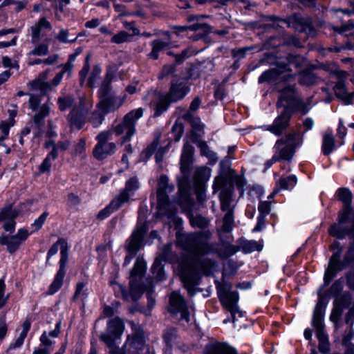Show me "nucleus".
<instances>
[{
  "label": "nucleus",
  "mask_w": 354,
  "mask_h": 354,
  "mask_svg": "<svg viewBox=\"0 0 354 354\" xmlns=\"http://www.w3.org/2000/svg\"><path fill=\"white\" fill-rule=\"evenodd\" d=\"M184 250L193 256L184 259L180 264V279L189 296L195 294L194 286L199 284L201 273L209 275L216 263L207 258L198 257L208 251V245L202 239L194 234H188L178 241Z\"/></svg>",
  "instance_id": "nucleus-1"
},
{
  "label": "nucleus",
  "mask_w": 354,
  "mask_h": 354,
  "mask_svg": "<svg viewBox=\"0 0 354 354\" xmlns=\"http://www.w3.org/2000/svg\"><path fill=\"white\" fill-rule=\"evenodd\" d=\"M223 168V233L230 232L235 226L234 211L236 205L235 188L240 196L243 194L244 178L228 167Z\"/></svg>",
  "instance_id": "nucleus-2"
},
{
  "label": "nucleus",
  "mask_w": 354,
  "mask_h": 354,
  "mask_svg": "<svg viewBox=\"0 0 354 354\" xmlns=\"http://www.w3.org/2000/svg\"><path fill=\"white\" fill-rule=\"evenodd\" d=\"M278 106H283V111L274 119L273 123L266 127V130L279 136L289 126L291 118V109L297 106L303 114H305L308 107L303 108V103L296 97V93L292 87L286 88L281 93L278 102Z\"/></svg>",
  "instance_id": "nucleus-3"
},
{
  "label": "nucleus",
  "mask_w": 354,
  "mask_h": 354,
  "mask_svg": "<svg viewBox=\"0 0 354 354\" xmlns=\"http://www.w3.org/2000/svg\"><path fill=\"white\" fill-rule=\"evenodd\" d=\"M302 143V135L299 130L291 129L284 137L277 140L274 146V159L290 160L295 149Z\"/></svg>",
  "instance_id": "nucleus-4"
},
{
  "label": "nucleus",
  "mask_w": 354,
  "mask_h": 354,
  "mask_svg": "<svg viewBox=\"0 0 354 354\" xmlns=\"http://www.w3.org/2000/svg\"><path fill=\"white\" fill-rule=\"evenodd\" d=\"M178 187L179 194L178 203L187 212L191 225L201 229L206 227L208 225V221L201 215L194 216L192 212V208L194 205V201L190 196L189 185L187 180H183L179 181Z\"/></svg>",
  "instance_id": "nucleus-5"
},
{
  "label": "nucleus",
  "mask_w": 354,
  "mask_h": 354,
  "mask_svg": "<svg viewBox=\"0 0 354 354\" xmlns=\"http://www.w3.org/2000/svg\"><path fill=\"white\" fill-rule=\"evenodd\" d=\"M113 78V74L107 72L98 93L100 100L97 107L104 113L118 109L122 106L125 98V96L122 98L118 97L111 93V83Z\"/></svg>",
  "instance_id": "nucleus-6"
},
{
  "label": "nucleus",
  "mask_w": 354,
  "mask_h": 354,
  "mask_svg": "<svg viewBox=\"0 0 354 354\" xmlns=\"http://www.w3.org/2000/svg\"><path fill=\"white\" fill-rule=\"evenodd\" d=\"M146 272V263L144 260L137 259L134 267L130 272L129 295L133 301L138 300L144 292L147 290V286L141 280Z\"/></svg>",
  "instance_id": "nucleus-7"
},
{
  "label": "nucleus",
  "mask_w": 354,
  "mask_h": 354,
  "mask_svg": "<svg viewBox=\"0 0 354 354\" xmlns=\"http://www.w3.org/2000/svg\"><path fill=\"white\" fill-rule=\"evenodd\" d=\"M174 189L173 185L169 186L168 178L166 175H161L158 181L157 190V201L159 214L166 216L168 218L173 217L176 209L171 206L167 192H172Z\"/></svg>",
  "instance_id": "nucleus-8"
},
{
  "label": "nucleus",
  "mask_w": 354,
  "mask_h": 354,
  "mask_svg": "<svg viewBox=\"0 0 354 354\" xmlns=\"http://www.w3.org/2000/svg\"><path fill=\"white\" fill-rule=\"evenodd\" d=\"M231 283L223 280V307L225 308L227 313L230 315L223 320V322H234L236 314H240L239 311L237 302L239 295L236 291H232Z\"/></svg>",
  "instance_id": "nucleus-9"
},
{
  "label": "nucleus",
  "mask_w": 354,
  "mask_h": 354,
  "mask_svg": "<svg viewBox=\"0 0 354 354\" xmlns=\"http://www.w3.org/2000/svg\"><path fill=\"white\" fill-rule=\"evenodd\" d=\"M148 230V226L146 223L138 224L136 229L133 231L130 238L127 240V243L125 246L127 251L129 253L125 257V263H127L133 258L137 252L143 246V241L145 236Z\"/></svg>",
  "instance_id": "nucleus-10"
},
{
  "label": "nucleus",
  "mask_w": 354,
  "mask_h": 354,
  "mask_svg": "<svg viewBox=\"0 0 354 354\" xmlns=\"http://www.w3.org/2000/svg\"><path fill=\"white\" fill-rule=\"evenodd\" d=\"M142 112L143 111L142 108L131 111L124 117L123 122L122 123L119 124L110 131H112V133H115L117 136L121 135L124 131H126V135L123 138V142L129 141L135 133L136 122L141 118Z\"/></svg>",
  "instance_id": "nucleus-11"
},
{
  "label": "nucleus",
  "mask_w": 354,
  "mask_h": 354,
  "mask_svg": "<svg viewBox=\"0 0 354 354\" xmlns=\"http://www.w3.org/2000/svg\"><path fill=\"white\" fill-rule=\"evenodd\" d=\"M176 259V255L171 251V245L167 244L163 246L161 253L156 258L151 271L157 281H161L165 279L164 265L162 261H173Z\"/></svg>",
  "instance_id": "nucleus-12"
},
{
  "label": "nucleus",
  "mask_w": 354,
  "mask_h": 354,
  "mask_svg": "<svg viewBox=\"0 0 354 354\" xmlns=\"http://www.w3.org/2000/svg\"><path fill=\"white\" fill-rule=\"evenodd\" d=\"M111 135L112 131H106L101 132L97 136L98 142L93 151V156L97 160H102L113 153L115 148V143L108 142Z\"/></svg>",
  "instance_id": "nucleus-13"
},
{
  "label": "nucleus",
  "mask_w": 354,
  "mask_h": 354,
  "mask_svg": "<svg viewBox=\"0 0 354 354\" xmlns=\"http://www.w3.org/2000/svg\"><path fill=\"white\" fill-rule=\"evenodd\" d=\"M89 108L86 106V102L80 100L78 104H75L68 115V121L71 127L80 129L86 122Z\"/></svg>",
  "instance_id": "nucleus-14"
},
{
  "label": "nucleus",
  "mask_w": 354,
  "mask_h": 354,
  "mask_svg": "<svg viewBox=\"0 0 354 354\" xmlns=\"http://www.w3.org/2000/svg\"><path fill=\"white\" fill-rule=\"evenodd\" d=\"M170 84L169 91L166 94L170 102H176L182 100L189 91L187 83L180 78L174 77Z\"/></svg>",
  "instance_id": "nucleus-15"
},
{
  "label": "nucleus",
  "mask_w": 354,
  "mask_h": 354,
  "mask_svg": "<svg viewBox=\"0 0 354 354\" xmlns=\"http://www.w3.org/2000/svg\"><path fill=\"white\" fill-rule=\"evenodd\" d=\"M330 249L333 250V254L330 258L328 268L326 271L324 276V279L327 283L333 278L337 270L342 269L339 259L340 257L342 248L340 247L338 242H334L331 245Z\"/></svg>",
  "instance_id": "nucleus-16"
},
{
  "label": "nucleus",
  "mask_w": 354,
  "mask_h": 354,
  "mask_svg": "<svg viewBox=\"0 0 354 354\" xmlns=\"http://www.w3.org/2000/svg\"><path fill=\"white\" fill-rule=\"evenodd\" d=\"M169 303L171 308L169 310L171 313L176 314L179 312L181 314L180 319L189 322V314L184 297L176 292H173L169 297Z\"/></svg>",
  "instance_id": "nucleus-17"
},
{
  "label": "nucleus",
  "mask_w": 354,
  "mask_h": 354,
  "mask_svg": "<svg viewBox=\"0 0 354 354\" xmlns=\"http://www.w3.org/2000/svg\"><path fill=\"white\" fill-rule=\"evenodd\" d=\"M139 183L137 178H131L127 183L125 188L121 193L115 198L113 205L117 207H120L124 203L128 202L130 198V192H133L138 189Z\"/></svg>",
  "instance_id": "nucleus-18"
},
{
  "label": "nucleus",
  "mask_w": 354,
  "mask_h": 354,
  "mask_svg": "<svg viewBox=\"0 0 354 354\" xmlns=\"http://www.w3.org/2000/svg\"><path fill=\"white\" fill-rule=\"evenodd\" d=\"M100 338L110 349L111 354H137L136 349L131 350V348H129V344L127 343L122 348H120L116 346L114 339L106 333H102Z\"/></svg>",
  "instance_id": "nucleus-19"
},
{
  "label": "nucleus",
  "mask_w": 354,
  "mask_h": 354,
  "mask_svg": "<svg viewBox=\"0 0 354 354\" xmlns=\"http://www.w3.org/2000/svg\"><path fill=\"white\" fill-rule=\"evenodd\" d=\"M62 250V258L60 259L59 261L60 268L55 277L53 282L49 288L48 292L49 295L55 293L61 288L63 283V279L65 275L64 268L66 264V249Z\"/></svg>",
  "instance_id": "nucleus-20"
},
{
  "label": "nucleus",
  "mask_w": 354,
  "mask_h": 354,
  "mask_svg": "<svg viewBox=\"0 0 354 354\" xmlns=\"http://www.w3.org/2000/svg\"><path fill=\"white\" fill-rule=\"evenodd\" d=\"M124 326L122 320L116 317L111 319L107 325V332L106 335L112 337L114 340L119 339L123 333Z\"/></svg>",
  "instance_id": "nucleus-21"
},
{
  "label": "nucleus",
  "mask_w": 354,
  "mask_h": 354,
  "mask_svg": "<svg viewBox=\"0 0 354 354\" xmlns=\"http://www.w3.org/2000/svg\"><path fill=\"white\" fill-rule=\"evenodd\" d=\"M127 344H129V348H131V350L136 349L137 354H138V351L145 344L143 330L140 327H135L132 338L130 339L129 336Z\"/></svg>",
  "instance_id": "nucleus-22"
},
{
  "label": "nucleus",
  "mask_w": 354,
  "mask_h": 354,
  "mask_svg": "<svg viewBox=\"0 0 354 354\" xmlns=\"http://www.w3.org/2000/svg\"><path fill=\"white\" fill-rule=\"evenodd\" d=\"M323 316L324 310L321 305V303L319 302L315 307L313 319V325L316 329L317 336L318 339H322V335L324 334L323 332Z\"/></svg>",
  "instance_id": "nucleus-23"
},
{
  "label": "nucleus",
  "mask_w": 354,
  "mask_h": 354,
  "mask_svg": "<svg viewBox=\"0 0 354 354\" xmlns=\"http://www.w3.org/2000/svg\"><path fill=\"white\" fill-rule=\"evenodd\" d=\"M194 147L188 142H186L183 147V153L180 159L181 171L185 174L189 170V164L194 153Z\"/></svg>",
  "instance_id": "nucleus-24"
},
{
  "label": "nucleus",
  "mask_w": 354,
  "mask_h": 354,
  "mask_svg": "<svg viewBox=\"0 0 354 354\" xmlns=\"http://www.w3.org/2000/svg\"><path fill=\"white\" fill-rule=\"evenodd\" d=\"M0 244L6 245L8 252L12 254L19 248L21 245V241H19L17 236H9L2 234L0 236Z\"/></svg>",
  "instance_id": "nucleus-25"
},
{
  "label": "nucleus",
  "mask_w": 354,
  "mask_h": 354,
  "mask_svg": "<svg viewBox=\"0 0 354 354\" xmlns=\"http://www.w3.org/2000/svg\"><path fill=\"white\" fill-rule=\"evenodd\" d=\"M192 126V134H191V140L192 142L196 143L198 141V139H201L203 136V124L201 123L199 118H195L192 119L190 122Z\"/></svg>",
  "instance_id": "nucleus-26"
},
{
  "label": "nucleus",
  "mask_w": 354,
  "mask_h": 354,
  "mask_svg": "<svg viewBox=\"0 0 354 354\" xmlns=\"http://www.w3.org/2000/svg\"><path fill=\"white\" fill-rule=\"evenodd\" d=\"M263 248L262 241H248L245 240L241 242L239 245V250H241L245 253H250L254 251H261Z\"/></svg>",
  "instance_id": "nucleus-27"
},
{
  "label": "nucleus",
  "mask_w": 354,
  "mask_h": 354,
  "mask_svg": "<svg viewBox=\"0 0 354 354\" xmlns=\"http://www.w3.org/2000/svg\"><path fill=\"white\" fill-rule=\"evenodd\" d=\"M335 138L330 131H326L323 136L322 151L324 155H328L335 149Z\"/></svg>",
  "instance_id": "nucleus-28"
},
{
  "label": "nucleus",
  "mask_w": 354,
  "mask_h": 354,
  "mask_svg": "<svg viewBox=\"0 0 354 354\" xmlns=\"http://www.w3.org/2000/svg\"><path fill=\"white\" fill-rule=\"evenodd\" d=\"M283 71H281L276 68H272L264 72L259 78V82L263 83L265 82H270L274 80H278L283 78L284 76L281 77Z\"/></svg>",
  "instance_id": "nucleus-29"
},
{
  "label": "nucleus",
  "mask_w": 354,
  "mask_h": 354,
  "mask_svg": "<svg viewBox=\"0 0 354 354\" xmlns=\"http://www.w3.org/2000/svg\"><path fill=\"white\" fill-rule=\"evenodd\" d=\"M19 214V212L17 209H13L11 204L6 205L0 212V222L6 219L15 221V218H16Z\"/></svg>",
  "instance_id": "nucleus-30"
},
{
  "label": "nucleus",
  "mask_w": 354,
  "mask_h": 354,
  "mask_svg": "<svg viewBox=\"0 0 354 354\" xmlns=\"http://www.w3.org/2000/svg\"><path fill=\"white\" fill-rule=\"evenodd\" d=\"M59 245H61V259L62 258V250L66 249V261H68V245L67 243L63 239H59V240L55 243L48 252L46 262L48 263L50 257L54 254H55L58 252Z\"/></svg>",
  "instance_id": "nucleus-31"
},
{
  "label": "nucleus",
  "mask_w": 354,
  "mask_h": 354,
  "mask_svg": "<svg viewBox=\"0 0 354 354\" xmlns=\"http://www.w3.org/2000/svg\"><path fill=\"white\" fill-rule=\"evenodd\" d=\"M75 99L69 95L60 96L57 99V104L60 111H65L67 109L73 107L75 105Z\"/></svg>",
  "instance_id": "nucleus-32"
},
{
  "label": "nucleus",
  "mask_w": 354,
  "mask_h": 354,
  "mask_svg": "<svg viewBox=\"0 0 354 354\" xmlns=\"http://www.w3.org/2000/svg\"><path fill=\"white\" fill-rule=\"evenodd\" d=\"M209 169L201 167L196 170L194 175V184L205 185L209 177Z\"/></svg>",
  "instance_id": "nucleus-33"
},
{
  "label": "nucleus",
  "mask_w": 354,
  "mask_h": 354,
  "mask_svg": "<svg viewBox=\"0 0 354 354\" xmlns=\"http://www.w3.org/2000/svg\"><path fill=\"white\" fill-rule=\"evenodd\" d=\"M195 144H197V146L200 148L201 155L207 156L209 161L213 163L216 161L217 157L216 153L209 149L205 142L198 139V141Z\"/></svg>",
  "instance_id": "nucleus-34"
},
{
  "label": "nucleus",
  "mask_w": 354,
  "mask_h": 354,
  "mask_svg": "<svg viewBox=\"0 0 354 354\" xmlns=\"http://www.w3.org/2000/svg\"><path fill=\"white\" fill-rule=\"evenodd\" d=\"M238 267L239 265L230 259L223 260V277L233 275L236 272Z\"/></svg>",
  "instance_id": "nucleus-35"
},
{
  "label": "nucleus",
  "mask_w": 354,
  "mask_h": 354,
  "mask_svg": "<svg viewBox=\"0 0 354 354\" xmlns=\"http://www.w3.org/2000/svg\"><path fill=\"white\" fill-rule=\"evenodd\" d=\"M297 183V178L295 176H290L287 178H281L277 186L279 189H289L295 187Z\"/></svg>",
  "instance_id": "nucleus-36"
},
{
  "label": "nucleus",
  "mask_w": 354,
  "mask_h": 354,
  "mask_svg": "<svg viewBox=\"0 0 354 354\" xmlns=\"http://www.w3.org/2000/svg\"><path fill=\"white\" fill-rule=\"evenodd\" d=\"M169 46V43L161 40H154L152 42V50L149 54V57L153 59L158 58V53L163 50Z\"/></svg>",
  "instance_id": "nucleus-37"
},
{
  "label": "nucleus",
  "mask_w": 354,
  "mask_h": 354,
  "mask_svg": "<svg viewBox=\"0 0 354 354\" xmlns=\"http://www.w3.org/2000/svg\"><path fill=\"white\" fill-rule=\"evenodd\" d=\"M50 113V107L47 104H43L39 109L38 113L35 114L33 120L39 127L44 124V118L48 115Z\"/></svg>",
  "instance_id": "nucleus-38"
},
{
  "label": "nucleus",
  "mask_w": 354,
  "mask_h": 354,
  "mask_svg": "<svg viewBox=\"0 0 354 354\" xmlns=\"http://www.w3.org/2000/svg\"><path fill=\"white\" fill-rule=\"evenodd\" d=\"M58 153H56L55 151H50L39 166V169L40 172H49L51 167V160L56 159Z\"/></svg>",
  "instance_id": "nucleus-39"
},
{
  "label": "nucleus",
  "mask_w": 354,
  "mask_h": 354,
  "mask_svg": "<svg viewBox=\"0 0 354 354\" xmlns=\"http://www.w3.org/2000/svg\"><path fill=\"white\" fill-rule=\"evenodd\" d=\"M337 196L339 201H341L345 207H350L352 194L351 192L345 188L339 189L337 192Z\"/></svg>",
  "instance_id": "nucleus-40"
},
{
  "label": "nucleus",
  "mask_w": 354,
  "mask_h": 354,
  "mask_svg": "<svg viewBox=\"0 0 354 354\" xmlns=\"http://www.w3.org/2000/svg\"><path fill=\"white\" fill-rule=\"evenodd\" d=\"M73 68V64L70 62H67L63 67L62 70L58 73L56 76L51 81V84L53 86H57L62 78L63 77V75L65 73H68V76L69 77L71 75V73Z\"/></svg>",
  "instance_id": "nucleus-41"
},
{
  "label": "nucleus",
  "mask_w": 354,
  "mask_h": 354,
  "mask_svg": "<svg viewBox=\"0 0 354 354\" xmlns=\"http://www.w3.org/2000/svg\"><path fill=\"white\" fill-rule=\"evenodd\" d=\"M172 102H170V100L168 99L167 96L165 95V97L156 104L154 115L156 117L160 115L168 109L170 104Z\"/></svg>",
  "instance_id": "nucleus-42"
},
{
  "label": "nucleus",
  "mask_w": 354,
  "mask_h": 354,
  "mask_svg": "<svg viewBox=\"0 0 354 354\" xmlns=\"http://www.w3.org/2000/svg\"><path fill=\"white\" fill-rule=\"evenodd\" d=\"M239 250V246L232 244L230 241L223 239V257H230Z\"/></svg>",
  "instance_id": "nucleus-43"
},
{
  "label": "nucleus",
  "mask_w": 354,
  "mask_h": 354,
  "mask_svg": "<svg viewBox=\"0 0 354 354\" xmlns=\"http://www.w3.org/2000/svg\"><path fill=\"white\" fill-rule=\"evenodd\" d=\"M235 149H236V146L235 145H233V146H231V147H229L228 148V151H227V156H226L223 160V168H224V170L225 171L227 170V167H228L230 169L232 170L233 172L236 174V175H239L234 169H232L231 168V160L234 158V156H233V154L235 151Z\"/></svg>",
  "instance_id": "nucleus-44"
},
{
  "label": "nucleus",
  "mask_w": 354,
  "mask_h": 354,
  "mask_svg": "<svg viewBox=\"0 0 354 354\" xmlns=\"http://www.w3.org/2000/svg\"><path fill=\"white\" fill-rule=\"evenodd\" d=\"M204 354H221V343L211 342L205 346Z\"/></svg>",
  "instance_id": "nucleus-45"
},
{
  "label": "nucleus",
  "mask_w": 354,
  "mask_h": 354,
  "mask_svg": "<svg viewBox=\"0 0 354 354\" xmlns=\"http://www.w3.org/2000/svg\"><path fill=\"white\" fill-rule=\"evenodd\" d=\"M184 132V125L182 123L176 122L171 128V133L176 142L180 140Z\"/></svg>",
  "instance_id": "nucleus-46"
},
{
  "label": "nucleus",
  "mask_w": 354,
  "mask_h": 354,
  "mask_svg": "<svg viewBox=\"0 0 354 354\" xmlns=\"http://www.w3.org/2000/svg\"><path fill=\"white\" fill-rule=\"evenodd\" d=\"M115 202V198L111 201V203L108 205L106 207L101 210L97 217L99 219H104V218L107 217L113 210L118 209L120 207H117L113 205V203Z\"/></svg>",
  "instance_id": "nucleus-47"
},
{
  "label": "nucleus",
  "mask_w": 354,
  "mask_h": 354,
  "mask_svg": "<svg viewBox=\"0 0 354 354\" xmlns=\"http://www.w3.org/2000/svg\"><path fill=\"white\" fill-rule=\"evenodd\" d=\"M106 113L100 111H95L93 112L90 122L93 124L95 127L101 124L104 120V115Z\"/></svg>",
  "instance_id": "nucleus-48"
},
{
  "label": "nucleus",
  "mask_w": 354,
  "mask_h": 354,
  "mask_svg": "<svg viewBox=\"0 0 354 354\" xmlns=\"http://www.w3.org/2000/svg\"><path fill=\"white\" fill-rule=\"evenodd\" d=\"M68 35L69 32L68 30L62 29L55 38L62 43H74L77 40V37H75L73 39H68Z\"/></svg>",
  "instance_id": "nucleus-49"
},
{
  "label": "nucleus",
  "mask_w": 354,
  "mask_h": 354,
  "mask_svg": "<svg viewBox=\"0 0 354 354\" xmlns=\"http://www.w3.org/2000/svg\"><path fill=\"white\" fill-rule=\"evenodd\" d=\"M200 77V72L197 66L191 65L188 68L187 75L182 79L185 82L192 79H197Z\"/></svg>",
  "instance_id": "nucleus-50"
},
{
  "label": "nucleus",
  "mask_w": 354,
  "mask_h": 354,
  "mask_svg": "<svg viewBox=\"0 0 354 354\" xmlns=\"http://www.w3.org/2000/svg\"><path fill=\"white\" fill-rule=\"evenodd\" d=\"M192 53L189 48H186L183 50L180 53L175 55V61L173 63L174 66L180 65L183 63V62L187 59Z\"/></svg>",
  "instance_id": "nucleus-51"
},
{
  "label": "nucleus",
  "mask_w": 354,
  "mask_h": 354,
  "mask_svg": "<svg viewBox=\"0 0 354 354\" xmlns=\"http://www.w3.org/2000/svg\"><path fill=\"white\" fill-rule=\"evenodd\" d=\"M101 73V68L98 65H95L93 66L92 73L91 74L90 77L88 80V86L91 88H93L95 84V82L98 79L100 74Z\"/></svg>",
  "instance_id": "nucleus-52"
},
{
  "label": "nucleus",
  "mask_w": 354,
  "mask_h": 354,
  "mask_svg": "<svg viewBox=\"0 0 354 354\" xmlns=\"http://www.w3.org/2000/svg\"><path fill=\"white\" fill-rule=\"evenodd\" d=\"M6 284L3 279H0V307L6 306L10 294L5 295Z\"/></svg>",
  "instance_id": "nucleus-53"
},
{
  "label": "nucleus",
  "mask_w": 354,
  "mask_h": 354,
  "mask_svg": "<svg viewBox=\"0 0 354 354\" xmlns=\"http://www.w3.org/2000/svg\"><path fill=\"white\" fill-rule=\"evenodd\" d=\"M176 337V330L173 328L166 330L163 335L164 341L169 348L171 347V342Z\"/></svg>",
  "instance_id": "nucleus-54"
},
{
  "label": "nucleus",
  "mask_w": 354,
  "mask_h": 354,
  "mask_svg": "<svg viewBox=\"0 0 354 354\" xmlns=\"http://www.w3.org/2000/svg\"><path fill=\"white\" fill-rule=\"evenodd\" d=\"M333 30L339 33H346L354 29V22L352 20L348 21L346 24L342 25L340 28L333 27Z\"/></svg>",
  "instance_id": "nucleus-55"
},
{
  "label": "nucleus",
  "mask_w": 354,
  "mask_h": 354,
  "mask_svg": "<svg viewBox=\"0 0 354 354\" xmlns=\"http://www.w3.org/2000/svg\"><path fill=\"white\" fill-rule=\"evenodd\" d=\"M194 25H196L198 27L196 30H192V31L198 32V35L201 37L205 36L206 34L210 32L211 27L207 24H201V23H196Z\"/></svg>",
  "instance_id": "nucleus-56"
},
{
  "label": "nucleus",
  "mask_w": 354,
  "mask_h": 354,
  "mask_svg": "<svg viewBox=\"0 0 354 354\" xmlns=\"http://www.w3.org/2000/svg\"><path fill=\"white\" fill-rule=\"evenodd\" d=\"M48 53V46L46 44H41L34 50H32L30 54L33 55H46Z\"/></svg>",
  "instance_id": "nucleus-57"
},
{
  "label": "nucleus",
  "mask_w": 354,
  "mask_h": 354,
  "mask_svg": "<svg viewBox=\"0 0 354 354\" xmlns=\"http://www.w3.org/2000/svg\"><path fill=\"white\" fill-rule=\"evenodd\" d=\"M129 36V35L127 32L120 31L112 37L111 41L116 44H121L126 41Z\"/></svg>",
  "instance_id": "nucleus-58"
},
{
  "label": "nucleus",
  "mask_w": 354,
  "mask_h": 354,
  "mask_svg": "<svg viewBox=\"0 0 354 354\" xmlns=\"http://www.w3.org/2000/svg\"><path fill=\"white\" fill-rule=\"evenodd\" d=\"M195 193L198 201L202 202L205 200V185L195 184Z\"/></svg>",
  "instance_id": "nucleus-59"
},
{
  "label": "nucleus",
  "mask_w": 354,
  "mask_h": 354,
  "mask_svg": "<svg viewBox=\"0 0 354 354\" xmlns=\"http://www.w3.org/2000/svg\"><path fill=\"white\" fill-rule=\"evenodd\" d=\"M259 211L260 212L259 215L266 216L269 214L270 211V203L268 201L261 202L259 205Z\"/></svg>",
  "instance_id": "nucleus-60"
},
{
  "label": "nucleus",
  "mask_w": 354,
  "mask_h": 354,
  "mask_svg": "<svg viewBox=\"0 0 354 354\" xmlns=\"http://www.w3.org/2000/svg\"><path fill=\"white\" fill-rule=\"evenodd\" d=\"M329 233L333 236H335L339 239H342L344 237V232L339 230V227L337 225H333L329 229Z\"/></svg>",
  "instance_id": "nucleus-61"
},
{
  "label": "nucleus",
  "mask_w": 354,
  "mask_h": 354,
  "mask_svg": "<svg viewBox=\"0 0 354 354\" xmlns=\"http://www.w3.org/2000/svg\"><path fill=\"white\" fill-rule=\"evenodd\" d=\"M32 30V42L33 44L37 43L40 39L41 28L38 26L31 27Z\"/></svg>",
  "instance_id": "nucleus-62"
},
{
  "label": "nucleus",
  "mask_w": 354,
  "mask_h": 354,
  "mask_svg": "<svg viewBox=\"0 0 354 354\" xmlns=\"http://www.w3.org/2000/svg\"><path fill=\"white\" fill-rule=\"evenodd\" d=\"M158 142H153L143 152V154L145 155L146 159H148L151 156V155L155 152L157 147Z\"/></svg>",
  "instance_id": "nucleus-63"
},
{
  "label": "nucleus",
  "mask_w": 354,
  "mask_h": 354,
  "mask_svg": "<svg viewBox=\"0 0 354 354\" xmlns=\"http://www.w3.org/2000/svg\"><path fill=\"white\" fill-rule=\"evenodd\" d=\"M303 58L300 56H291L289 60V66L299 68L301 66Z\"/></svg>",
  "instance_id": "nucleus-64"
}]
</instances>
